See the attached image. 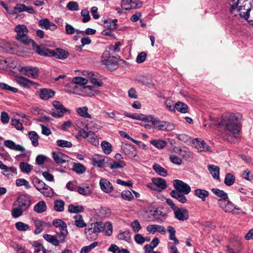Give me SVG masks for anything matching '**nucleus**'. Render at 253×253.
Masks as SVG:
<instances>
[{
  "mask_svg": "<svg viewBox=\"0 0 253 253\" xmlns=\"http://www.w3.org/2000/svg\"><path fill=\"white\" fill-rule=\"evenodd\" d=\"M219 125L224 127L225 130L233 136L239 132L241 127L239 116L233 113L222 115Z\"/></svg>",
  "mask_w": 253,
  "mask_h": 253,
  "instance_id": "f257e3e1",
  "label": "nucleus"
},
{
  "mask_svg": "<svg viewBox=\"0 0 253 253\" xmlns=\"http://www.w3.org/2000/svg\"><path fill=\"white\" fill-rule=\"evenodd\" d=\"M31 205V200L27 195L19 196L13 206L11 211L12 217L17 218L21 216L23 212L29 208Z\"/></svg>",
  "mask_w": 253,
  "mask_h": 253,
  "instance_id": "f03ea898",
  "label": "nucleus"
},
{
  "mask_svg": "<svg viewBox=\"0 0 253 253\" xmlns=\"http://www.w3.org/2000/svg\"><path fill=\"white\" fill-rule=\"evenodd\" d=\"M230 6V11L232 14L235 12L234 15H241L246 8H249L250 4L252 3L253 0H228Z\"/></svg>",
  "mask_w": 253,
  "mask_h": 253,
  "instance_id": "7ed1b4c3",
  "label": "nucleus"
},
{
  "mask_svg": "<svg viewBox=\"0 0 253 253\" xmlns=\"http://www.w3.org/2000/svg\"><path fill=\"white\" fill-rule=\"evenodd\" d=\"M166 203L173 211L175 219L180 221H186L189 219V211L186 209L177 207L170 199H167Z\"/></svg>",
  "mask_w": 253,
  "mask_h": 253,
  "instance_id": "20e7f679",
  "label": "nucleus"
},
{
  "mask_svg": "<svg viewBox=\"0 0 253 253\" xmlns=\"http://www.w3.org/2000/svg\"><path fill=\"white\" fill-rule=\"evenodd\" d=\"M15 31L17 33L15 37L16 40L25 45L35 44V42L29 39L27 36L28 30L24 25H18L15 27Z\"/></svg>",
  "mask_w": 253,
  "mask_h": 253,
  "instance_id": "39448f33",
  "label": "nucleus"
},
{
  "mask_svg": "<svg viewBox=\"0 0 253 253\" xmlns=\"http://www.w3.org/2000/svg\"><path fill=\"white\" fill-rule=\"evenodd\" d=\"M93 225V232L94 233H103L105 235L110 236L113 233V225L110 221L103 222L97 221L91 224Z\"/></svg>",
  "mask_w": 253,
  "mask_h": 253,
  "instance_id": "423d86ee",
  "label": "nucleus"
},
{
  "mask_svg": "<svg viewBox=\"0 0 253 253\" xmlns=\"http://www.w3.org/2000/svg\"><path fill=\"white\" fill-rule=\"evenodd\" d=\"M151 121L155 128L161 130L171 131L175 128V125L169 122L160 121L154 118Z\"/></svg>",
  "mask_w": 253,
  "mask_h": 253,
  "instance_id": "0eeeda50",
  "label": "nucleus"
},
{
  "mask_svg": "<svg viewBox=\"0 0 253 253\" xmlns=\"http://www.w3.org/2000/svg\"><path fill=\"white\" fill-rule=\"evenodd\" d=\"M52 105L54 107L55 110H52L50 114L55 118H61L64 116L65 114L68 112L63 105L59 101L55 100L53 101Z\"/></svg>",
  "mask_w": 253,
  "mask_h": 253,
  "instance_id": "6e6552de",
  "label": "nucleus"
},
{
  "mask_svg": "<svg viewBox=\"0 0 253 253\" xmlns=\"http://www.w3.org/2000/svg\"><path fill=\"white\" fill-rule=\"evenodd\" d=\"M152 183L147 185L148 187L152 190L161 191L167 187L166 181L164 179L160 177L153 178Z\"/></svg>",
  "mask_w": 253,
  "mask_h": 253,
  "instance_id": "1a4fd4ad",
  "label": "nucleus"
},
{
  "mask_svg": "<svg viewBox=\"0 0 253 253\" xmlns=\"http://www.w3.org/2000/svg\"><path fill=\"white\" fill-rule=\"evenodd\" d=\"M173 185L175 190L174 191H178L185 194H188L191 191L190 186L183 181L178 179L173 180Z\"/></svg>",
  "mask_w": 253,
  "mask_h": 253,
  "instance_id": "9d476101",
  "label": "nucleus"
},
{
  "mask_svg": "<svg viewBox=\"0 0 253 253\" xmlns=\"http://www.w3.org/2000/svg\"><path fill=\"white\" fill-rule=\"evenodd\" d=\"M52 224L59 229L60 233H57V235L61 237H64L65 240L68 233L66 223L60 219H55L53 220Z\"/></svg>",
  "mask_w": 253,
  "mask_h": 253,
  "instance_id": "9b49d317",
  "label": "nucleus"
},
{
  "mask_svg": "<svg viewBox=\"0 0 253 253\" xmlns=\"http://www.w3.org/2000/svg\"><path fill=\"white\" fill-rule=\"evenodd\" d=\"M20 71L25 75L33 79H36L39 76V69L36 67H22Z\"/></svg>",
  "mask_w": 253,
  "mask_h": 253,
  "instance_id": "f8f14e48",
  "label": "nucleus"
},
{
  "mask_svg": "<svg viewBox=\"0 0 253 253\" xmlns=\"http://www.w3.org/2000/svg\"><path fill=\"white\" fill-rule=\"evenodd\" d=\"M125 154L130 158H133L137 155V151L134 145L124 144L122 147Z\"/></svg>",
  "mask_w": 253,
  "mask_h": 253,
  "instance_id": "ddd939ff",
  "label": "nucleus"
},
{
  "mask_svg": "<svg viewBox=\"0 0 253 253\" xmlns=\"http://www.w3.org/2000/svg\"><path fill=\"white\" fill-rule=\"evenodd\" d=\"M52 156L54 161L59 165H62L68 162L69 158L67 155L59 152H53Z\"/></svg>",
  "mask_w": 253,
  "mask_h": 253,
  "instance_id": "4468645a",
  "label": "nucleus"
},
{
  "mask_svg": "<svg viewBox=\"0 0 253 253\" xmlns=\"http://www.w3.org/2000/svg\"><path fill=\"white\" fill-rule=\"evenodd\" d=\"M43 237L48 242L55 246H58L60 243H64L65 242V240L64 237H61L58 235L57 237L58 238V239L55 236L47 234L44 235Z\"/></svg>",
  "mask_w": 253,
  "mask_h": 253,
  "instance_id": "2eb2a0df",
  "label": "nucleus"
},
{
  "mask_svg": "<svg viewBox=\"0 0 253 253\" xmlns=\"http://www.w3.org/2000/svg\"><path fill=\"white\" fill-rule=\"evenodd\" d=\"M193 143L195 144V147L200 151L210 152L211 147L204 141L199 138H195L193 140Z\"/></svg>",
  "mask_w": 253,
  "mask_h": 253,
  "instance_id": "dca6fc26",
  "label": "nucleus"
},
{
  "mask_svg": "<svg viewBox=\"0 0 253 253\" xmlns=\"http://www.w3.org/2000/svg\"><path fill=\"white\" fill-rule=\"evenodd\" d=\"M32 44L36 52H37L39 55L45 56H51V50L45 48L43 45H39L37 44L35 42V44Z\"/></svg>",
  "mask_w": 253,
  "mask_h": 253,
  "instance_id": "f3484780",
  "label": "nucleus"
},
{
  "mask_svg": "<svg viewBox=\"0 0 253 253\" xmlns=\"http://www.w3.org/2000/svg\"><path fill=\"white\" fill-rule=\"evenodd\" d=\"M69 56V52L61 48H57L54 50H51V57L53 56L56 58L64 59Z\"/></svg>",
  "mask_w": 253,
  "mask_h": 253,
  "instance_id": "a211bd4d",
  "label": "nucleus"
},
{
  "mask_svg": "<svg viewBox=\"0 0 253 253\" xmlns=\"http://www.w3.org/2000/svg\"><path fill=\"white\" fill-rule=\"evenodd\" d=\"M39 25L42 29L54 31L57 28V26L54 23L49 21L47 18L42 19L39 21Z\"/></svg>",
  "mask_w": 253,
  "mask_h": 253,
  "instance_id": "6ab92c4d",
  "label": "nucleus"
},
{
  "mask_svg": "<svg viewBox=\"0 0 253 253\" xmlns=\"http://www.w3.org/2000/svg\"><path fill=\"white\" fill-rule=\"evenodd\" d=\"M55 95V92L50 88H42L39 91L40 98L43 100H47L53 97Z\"/></svg>",
  "mask_w": 253,
  "mask_h": 253,
  "instance_id": "aec40b11",
  "label": "nucleus"
},
{
  "mask_svg": "<svg viewBox=\"0 0 253 253\" xmlns=\"http://www.w3.org/2000/svg\"><path fill=\"white\" fill-rule=\"evenodd\" d=\"M249 7V8H246V10L240 15V16L253 24V6L252 3Z\"/></svg>",
  "mask_w": 253,
  "mask_h": 253,
  "instance_id": "412c9836",
  "label": "nucleus"
},
{
  "mask_svg": "<svg viewBox=\"0 0 253 253\" xmlns=\"http://www.w3.org/2000/svg\"><path fill=\"white\" fill-rule=\"evenodd\" d=\"M4 145L11 150L19 151L23 153L25 152V149L24 147L20 144H16L13 141L11 140H5L4 141Z\"/></svg>",
  "mask_w": 253,
  "mask_h": 253,
  "instance_id": "4be33fe9",
  "label": "nucleus"
},
{
  "mask_svg": "<svg viewBox=\"0 0 253 253\" xmlns=\"http://www.w3.org/2000/svg\"><path fill=\"white\" fill-rule=\"evenodd\" d=\"M99 184L101 189L106 193H110L113 191L112 184L105 179H100Z\"/></svg>",
  "mask_w": 253,
  "mask_h": 253,
  "instance_id": "5701e85b",
  "label": "nucleus"
},
{
  "mask_svg": "<svg viewBox=\"0 0 253 253\" xmlns=\"http://www.w3.org/2000/svg\"><path fill=\"white\" fill-rule=\"evenodd\" d=\"M102 62L111 71L116 69L118 67L117 58L115 57H113L110 59L102 60Z\"/></svg>",
  "mask_w": 253,
  "mask_h": 253,
  "instance_id": "b1692460",
  "label": "nucleus"
},
{
  "mask_svg": "<svg viewBox=\"0 0 253 253\" xmlns=\"http://www.w3.org/2000/svg\"><path fill=\"white\" fill-rule=\"evenodd\" d=\"M16 81L20 85L25 88L30 87L35 84L33 81L23 77L18 78Z\"/></svg>",
  "mask_w": 253,
  "mask_h": 253,
  "instance_id": "393cba45",
  "label": "nucleus"
},
{
  "mask_svg": "<svg viewBox=\"0 0 253 253\" xmlns=\"http://www.w3.org/2000/svg\"><path fill=\"white\" fill-rule=\"evenodd\" d=\"M14 9L18 12L23 11H26L29 13L33 14L35 13V10L31 6H27L24 4L18 3L14 7Z\"/></svg>",
  "mask_w": 253,
  "mask_h": 253,
  "instance_id": "a878e982",
  "label": "nucleus"
},
{
  "mask_svg": "<svg viewBox=\"0 0 253 253\" xmlns=\"http://www.w3.org/2000/svg\"><path fill=\"white\" fill-rule=\"evenodd\" d=\"M208 169L214 179L217 180L219 179L220 170L219 167L213 165H209L208 166Z\"/></svg>",
  "mask_w": 253,
  "mask_h": 253,
  "instance_id": "bb28decb",
  "label": "nucleus"
},
{
  "mask_svg": "<svg viewBox=\"0 0 253 253\" xmlns=\"http://www.w3.org/2000/svg\"><path fill=\"white\" fill-rule=\"evenodd\" d=\"M105 163V159L102 156L97 155L92 158V164L94 167L102 168Z\"/></svg>",
  "mask_w": 253,
  "mask_h": 253,
  "instance_id": "cd10ccee",
  "label": "nucleus"
},
{
  "mask_svg": "<svg viewBox=\"0 0 253 253\" xmlns=\"http://www.w3.org/2000/svg\"><path fill=\"white\" fill-rule=\"evenodd\" d=\"M87 76L88 78L90 83L93 85L96 86H102L103 83L101 81L97 79L96 78V76L94 73L92 72H87Z\"/></svg>",
  "mask_w": 253,
  "mask_h": 253,
  "instance_id": "c85d7f7f",
  "label": "nucleus"
},
{
  "mask_svg": "<svg viewBox=\"0 0 253 253\" xmlns=\"http://www.w3.org/2000/svg\"><path fill=\"white\" fill-rule=\"evenodd\" d=\"M47 206L44 201H40L38 202L34 207V211L38 213H41L46 211Z\"/></svg>",
  "mask_w": 253,
  "mask_h": 253,
  "instance_id": "c756f323",
  "label": "nucleus"
},
{
  "mask_svg": "<svg viewBox=\"0 0 253 253\" xmlns=\"http://www.w3.org/2000/svg\"><path fill=\"white\" fill-rule=\"evenodd\" d=\"M184 193H182L178 191H172L170 192V195L172 197L176 199L179 202L184 204L187 202V199L184 196Z\"/></svg>",
  "mask_w": 253,
  "mask_h": 253,
  "instance_id": "7c9ffc66",
  "label": "nucleus"
},
{
  "mask_svg": "<svg viewBox=\"0 0 253 253\" xmlns=\"http://www.w3.org/2000/svg\"><path fill=\"white\" fill-rule=\"evenodd\" d=\"M194 194L197 197L201 199L203 202H205L206 198L209 195V193L208 191L201 189H196L194 191Z\"/></svg>",
  "mask_w": 253,
  "mask_h": 253,
  "instance_id": "2f4dec72",
  "label": "nucleus"
},
{
  "mask_svg": "<svg viewBox=\"0 0 253 253\" xmlns=\"http://www.w3.org/2000/svg\"><path fill=\"white\" fill-rule=\"evenodd\" d=\"M110 165L111 169H121L126 166V163L124 161L117 162L113 159H110L109 162H106Z\"/></svg>",
  "mask_w": 253,
  "mask_h": 253,
  "instance_id": "473e14b6",
  "label": "nucleus"
},
{
  "mask_svg": "<svg viewBox=\"0 0 253 253\" xmlns=\"http://www.w3.org/2000/svg\"><path fill=\"white\" fill-rule=\"evenodd\" d=\"M32 182L34 184L36 188L40 192H42L43 188L46 184L42 180L40 179L38 177H34L32 180Z\"/></svg>",
  "mask_w": 253,
  "mask_h": 253,
  "instance_id": "72a5a7b5",
  "label": "nucleus"
},
{
  "mask_svg": "<svg viewBox=\"0 0 253 253\" xmlns=\"http://www.w3.org/2000/svg\"><path fill=\"white\" fill-rule=\"evenodd\" d=\"M76 191L83 195H87L91 193L88 184H83V186H78Z\"/></svg>",
  "mask_w": 253,
  "mask_h": 253,
  "instance_id": "f704fd0d",
  "label": "nucleus"
},
{
  "mask_svg": "<svg viewBox=\"0 0 253 253\" xmlns=\"http://www.w3.org/2000/svg\"><path fill=\"white\" fill-rule=\"evenodd\" d=\"M153 169L156 172L162 176L165 177L168 175L167 170L158 164L156 163L154 164Z\"/></svg>",
  "mask_w": 253,
  "mask_h": 253,
  "instance_id": "c9c22d12",
  "label": "nucleus"
},
{
  "mask_svg": "<svg viewBox=\"0 0 253 253\" xmlns=\"http://www.w3.org/2000/svg\"><path fill=\"white\" fill-rule=\"evenodd\" d=\"M124 115L127 117H129L130 118L134 119V120H141V121H145L147 120V119L146 118V116H144L143 114H137L135 113H130L126 112H125L124 114Z\"/></svg>",
  "mask_w": 253,
  "mask_h": 253,
  "instance_id": "e433bc0d",
  "label": "nucleus"
},
{
  "mask_svg": "<svg viewBox=\"0 0 253 253\" xmlns=\"http://www.w3.org/2000/svg\"><path fill=\"white\" fill-rule=\"evenodd\" d=\"M28 136L34 146L36 147L39 145V135L36 131H32L29 132Z\"/></svg>",
  "mask_w": 253,
  "mask_h": 253,
  "instance_id": "4c0bfd02",
  "label": "nucleus"
},
{
  "mask_svg": "<svg viewBox=\"0 0 253 253\" xmlns=\"http://www.w3.org/2000/svg\"><path fill=\"white\" fill-rule=\"evenodd\" d=\"M75 225L79 228H83L86 226V223L84 222L83 217L80 214H77L74 216Z\"/></svg>",
  "mask_w": 253,
  "mask_h": 253,
  "instance_id": "58836bf2",
  "label": "nucleus"
},
{
  "mask_svg": "<svg viewBox=\"0 0 253 253\" xmlns=\"http://www.w3.org/2000/svg\"><path fill=\"white\" fill-rule=\"evenodd\" d=\"M168 231L169 234V238L170 240L173 241L174 244L177 245L179 244L178 240L175 237V230L172 226H169L168 227Z\"/></svg>",
  "mask_w": 253,
  "mask_h": 253,
  "instance_id": "ea45409f",
  "label": "nucleus"
},
{
  "mask_svg": "<svg viewBox=\"0 0 253 253\" xmlns=\"http://www.w3.org/2000/svg\"><path fill=\"white\" fill-rule=\"evenodd\" d=\"M87 111L88 108L86 106L79 107L77 109V112L80 116L84 118L90 119L91 116L89 113H88Z\"/></svg>",
  "mask_w": 253,
  "mask_h": 253,
  "instance_id": "a19ab883",
  "label": "nucleus"
},
{
  "mask_svg": "<svg viewBox=\"0 0 253 253\" xmlns=\"http://www.w3.org/2000/svg\"><path fill=\"white\" fill-rule=\"evenodd\" d=\"M34 224L36 227V229L34 231L35 234L38 235L40 234L43 230L42 226L44 225L45 222L39 219H37L34 221Z\"/></svg>",
  "mask_w": 253,
  "mask_h": 253,
  "instance_id": "79ce46f5",
  "label": "nucleus"
},
{
  "mask_svg": "<svg viewBox=\"0 0 253 253\" xmlns=\"http://www.w3.org/2000/svg\"><path fill=\"white\" fill-rule=\"evenodd\" d=\"M175 109L182 113H186L188 111V107L186 104L178 102L175 104Z\"/></svg>",
  "mask_w": 253,
  "mask_h": 253,
  "instance_id": "37998d69",
  "label": "nucleus"
},
{
  "mask_svg": "<svg viewBox=\"0 0 253 253\" xmlns=\"http://www.w3.org/2000/svg\"><path fill=\"white\" fill-rule=\"evenodd\" d=\"M85 167L80 163H75L73 165L72 170L78 174H82L85 172Z\"/></svg>",
  "mask_w": 253,
  "mask_h": 253,
  "instance_id": "c03bdc74",
  "label": "nucleus"
},
{
  "mask_svg": "<svg viewBox=\"0 0 253 253\" xmlns=\"http://www.w3.org/2000/svg\"><path fill=\"white\" fill-rule=\"evenodd\" d=\"M68 211L70 213L82 212L84 211V208L82 206H75L73 204H70L68 206Z\"/></svg>",
  "mask_w": 253,
  "mask_h": 253,
  "instance_id": "a18cd8bd",
  "label": "nucleus"
},
{
  "mask_svg": "<svg viewBox=\"0 0 253 253\" xmlns=\"http://www.w3.org/2000/svg\"><path fill=\"white\" fill-rule=\"evenodd\" d=\"M211 190L214 195L218 196V197H220L221 199H228L227 194L223 190H221L217 188H212Z\"/></svg>",
  "mask_w": 253,
  "mask_h": 253,
  "instance_id": "49530a36",
  "label": "nucleus"
},
{
  "mask_svg": "<svg viewBox=\"0 0 253 253\" xmlns=\"http://www.w3.org/2000/svg\"><path fill=\"white\" fill-rule=\"evenodd\" d=\"M150 143L158 149H163L167 145V142L161 139L152 140L150 141Z\"/></svg>",
  "mask_w": 253,
  "mask_h": 253,
  "instance_id": "de8ad7c7",
  "label": "nucleus"
},
{
  "mask_svg": "<svg viewBox=\"0 0 253 253\" xmlns=\"http://www.w3.org/2000/svg\"><path fill=\"white\" fill-rule=\"evenodd\" d=\"M101 146L103 152L106 154H109L112 152L111 144L106 141H103L101 143Z\"/></svg>",
  "mask_w": 253,
  "mask_h": 253,
  "instance_id": "09e8293b",
  "label": "nucleus"
},
{
  "mask_svg": "<svg viewBox=\"0 0 253 253\" xmlns=\"http://www.w3.org/2000/svg\"><path fill=\"white\" fill-rule=\"evenodd\" d=\"M19 168L22 172L28 173L31 171L32 166L27 163L21 162L19 164Z\"/></svg>",
  "mask_w": 253,
  "mask_h": 253,
  "instance_id": "8fccbe9b",
  "label": "nucleus"
},
{
  "mask_svg": "<svg viewBox=\"0 0 253 253\" xmlns=\"http://www.w3.org/2000/svg\"><path fill=\"white\" fill-rule=\"evenodd\" d=\"M64 202L61 200H57L54 201V209L56 211L61 212L64 211Z\"/></svg>",
  "mask_w": 253,
  "mask_h": 253,
  "instance_id": "3c124183",
  "label": "nucleus"
},
{
  "mask_svg": "<svg viewBox=\"0 0 253 253\" xmlns=\"http://www.w3.org/2000/svg\"><path fill=\"white\" fill-rule=\"evenodd\" d=\"M235 180V176L231 173L226 174L224 179V183L226 185L230 186L232 185Z\"/></svg>",
  "mask_w": 253,
  "mask_h": 253,
  "instance_id": "603ef678",
  "label": "nucleus"
},
{
  "mask_svg": "<svg viewBox=\"0 0 253 253\" xmlns=\"http://www.w3.org/2000/svg\"><path fill=\"white\" fill-rule=\"evenodd\" d=\"M118 238L119 240H125L128 242L131 240L130 234L128 231L120 233L118 235Z\"/></svg>",
  "mask_w": 253,
  "mask_h": 253,
  "instance_id": "864d4df0",
  "label": "nucleus"
},
{
  "mask_svg": "<svg viewBox=\"0 0 253 253\" xmlns=\"http://www.w3.org/2000/svg\"><path fill=\"white\" fill-rule=\"evenodd\" d=\"M103 25L104 28L109 30H114L117 28V24L111 23V19H108L104 21Z\"/></svg>",
  "mask_w": 253,
  "mask_h": 253,
  "instance_id": "5fc2aeb1",
  "label": "nucleus"
},
{
  "mask_svg": "<svg viewBox=\"0 0 253 253\" xmlns=\"http://www.w3.org/2000/svg\"><path fill=\"white\" fill-rule=\"evenodd\" d=\"M72 81L75 84L81 85H85L88 82V80L87 79L81 77H74Z\"/></svg>",
  "mask_w": 253,
  "mask_h": 253,
  "instance_id": "6e6d98bb",
  "label": "nucleus"
},
{
  "mask_svg": "<svg viewBox=\"0 0 253 253\" xmlns=\"http://www.w3.org/2000/svg\"><path fill=\"white\" fill-rule=\"evenodd\" d=\"M234 209L239 210V209L236 207L230 201H227L226 204L224 207V211L226 212H230L233 211Z\"/></svg>",
  "mask_w": 253,
  "mask_h": 253,
  "instance_id": "4d7b16f0",
  "label": "nucleus"
},
{
  "mask_svg": "<svg viewBox=\"0 0 253 253\" xmlns=\"http://www.w3.org/2000/svg\"><path fill=\"white\" fill-rule=\"evenodd\" d=\"M159 242V239L158 238L155 237L151 241V245H146L144 248V249L153 250V249L158 245Z\"/></svg>",
  "mask_w": 253,
  "mask_h": 253,
  "instance_id": "13d9d810",
  "label": "nucleus"
},
{
  "mask_svg": "<svg viewBox=\"0 0 253 253\" xmlns=\"http://www.w3.org/2000/svg\"><path fill=\"white\" fill-rule=\"evenodd\" d=\"M15 183L16 186L18 187L24 186L26 189H29L31 187L29 182L23 178H19L16 179Z\"/></svg>",
  "mask_w": 253,
  "mask_h": 253,
  "instance_id": "bf43d9fd",
  "label": "nucleus"
},
{
  "mask_svg": "<svg viewBox=\"0 0 253 253\" xmlns=\"http://www.w3.org/2000/svg\"><path fill=\"white\" fill-rule=\"evenodd\" d=\"M41 193L46 197H52L53 195V190L49 186L46 185L42 190Z\"/></svg>",
  "mask_w": 253,
  "mask_h": 253,
  "instance_id": "052dcab7",
  "label": "nucleus"
},
{
  "mask_svg": "<svg viewBox=\"0 0 253 253\" xmlns=\"http://www.w3.org/2000/svg\"><path fill=\"white\" fill-rule=\"evenodd\" d=\"M0 169L3 170L2 174L8 177H10L12 176V173H10L9 170L8 169V167L4 165L1 161L0 160Z\"/></svg>",
  "mask_w": 253,
  "mask_h": 253,
  "instance_id": "680f3d73",
  "label": "nucleus"
},
{
  "mask_svg": "<svg viewBox=\"0 0 253 253\" xmlns=\"http://www.w3.org/2000/svg\"><path fill=\"white\" fill-rule=\"evenodd\" d=\"M15 227L19 231H25L29 229V226L26 223L19 221L16 223Z\"/></svg>",
  "mask_w": 253,
  "mask_h": 253,
  "instance_id": "e2e57ef3",
  "label": "nucleus"
},
{
  "mask_svg": "<svg viewBox=\"0 0 253 253\" xmlns=\"http://www.w3.org/2000/svg\"><path fill=\"white\" fill-rule=\"evenodd\" d=\"M132 2L131 0H122L121 2V6L122 8L126 10H130L132 9Z\"/></svg>",
  "mask_w": 253,
  "mask_h": 253,
  "instance_id": "0e129e2a",
  "label": "nucleus"
},
{
  "mask_svg": "<svg viewBox=\"0 0 253 253\" xmlns=\"http://www.w3.org/2000/svg\"><path fill=\"white\" fill-rule=\"evenodd\" d=\"M84 89L85 92L89 91L88 95L89 96L94 95L97 92L96 88L92 85L84 86Z\"/></svg>",
  "mask_w": 253,
  "mask_h": 253,
  "instance_id": "69168bd1",
  "label": "nucleus"
},
{
  "mask_svg": "<svg viewBox=\"0 0 253 253\" xmlns=\"http://www.w3.org/2000/svg\"><path fill=\"white\" fill-rule=\"evenodd\" d=\"M0 88L3 90H8L15 93L18 92L17 88L10 86L4 83H0Z\"/></svg>",
  "mask_w": 253,
  "mask_h": 253,
  "instance_id": "338daca9",
  "label": "nucleus"
},
{
  "mask_svg": "<svg viewBox=\"0 0 253 253\" xmlns=\"http://www.w3.org/2000/svg\"><path fill=\"white\" fill-rule=\"evenodd\" d=\"M56 143L57 145L61 147L70 148L72 146V143L71 142L62 139L57 140Z\"/></svg>",
  "mask_w": 253,
  "mask_h": 253,
  "instance_id": "774afa93",
  "label": "nucleus"
}]
</instances>
